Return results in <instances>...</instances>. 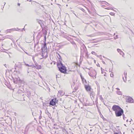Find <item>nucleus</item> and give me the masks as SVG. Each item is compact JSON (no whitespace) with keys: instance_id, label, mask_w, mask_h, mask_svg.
<instances>
[{"instance_id":"nucleus-1","label":"nucleus","mask_w":134,"mask_h":134,"mask_svg":"<svg viewBox=\"0 0 134 134\" xmlns=\"http://www.w3.org/2000/svg\"><path fill=\"white\" fill-rule=\"evenodd\" d=\"M112 110L115 111L116 116L119 117L121 116L124 113L122 109L119 105H114L112 108Z\"/></svg>"},{"instance_id":"nucleus-2","label":"nucleus","mask_w":134,"mask_h":134,"mask_svg":"<svg viewBox=\"0 0 134 134\" xmlns=\"http://www.w3.org/2000/svg\"><path fill=\"white\" fill-rule=\"evenodd\" d=\"M57 66L60 72L64 74L67 73L66 68L62 64V62H60V63H57Z\"/></svg>"},{"instance_id":"nucleus-3","label":"nucleus","mask_w":134,"mask_h":134,"mask_svg":"<svg viewBox=\"0 0 134 134\" xmlns=\"http://www.w3.org/2000/svg\"><path fill=\"white\" fill-rule=\"evenodd\" d=\"M58 102V100L56 98L52 99L50 100L49 103V104L50 105H55Z\"/></svg>"},{"instance_id":"nucleus-4","label":"nucleus","mask_w":134,"mask_h":134,"mask_svg":"<svg viewBox=\"0 0 134 134\" xmlns=\"http://www.w3.org/2000/svg\"><path fill=\"white\" fill-rule=\"evenodd\" d=\"M85 88L87 92H91V90L92 89L90 86L89 85H85Z\"/></svg>"},{"instance_id":"nucleus-5","label":"nucleus","mask_w":134,"mask_h":134,"mask_svg":"<svg viewBox=\"0 0 134 134\" xmlns=\"http://www.w3.org/2000/svg\"><path fill=\"white\" fill-rule=\"evenodd\" d=\"M127 102L129 103H133V98L130 97H129L126 100Z\"/></svg>"},{"instance_id":"nucleus-6","label":"nucleus","mask_w":134,"mask_h":134,"mask_svg":"<svg viewBox=\"0 0 134 134\" xmlns=\"http://www.w3.org/2000/svg\"><path fill=\"white\" fill-rule=\"evenodd\" d=\"M47 49V47L46 43V42H44L43 47H42L41 48L42 51L43 52V50H44V51L45 50H46V49Z\"/></svg>"},{"instance_id":"nucleus-7","label":"nucleus","mask_w":134,"mask_h":134,"mask_svg":"<svg viewBox=\"0 0 134 134\" xmlns=\"http://www.w3.org/2000/svg\"><path fill=\"white\" fill-rule=\"evenodd\" d=\"M58 53V55H57L58 58L59 59V60L58 61L57 63H60V62H62V59L61 57V56L60 55L59 53Z\"/></svg>"},{"instance_id":"nucleus-8","label":"nucleus","mask_w":134,"mask_h":134,"mask_svg":"<svg viewBox=\"0 0 134 134\" xmlns=\"http://www.w3.org/2000/svg\"><path fill=\"white\" fill-rule=\"evenodd\" d=\"M90 104L88 100L87 99H86V101L84 102V104H83V105L86 106L89 105H90Z\"/></svg>"},{"instance_id":"nucleus-9","label":"nucleus","mask_w":134,"mask_h":134,"mask_svg":"<svg viewBox=\"0 0 134 134\" xmlns=\"http://www.w3.org/2000/svg\"><path fill=\"white\" fill-rule=\"evenodd\" d=\"M35 65L36 67L33 65H32V66L34 67H36V69H41V66L40 65H38L37 63L36 64H35Z\"/></svg>"},{"instance_id":"nucleus-10","label":"nucleus","mask_w":134,"mask_h":134,"mask_svg":"<svg viewBox=\"0 0 134 134\" xmlns=\"http://www.w3.org/2000/svg\"><path fill=\"white\" fill-rule=\"evenodd\" d=\"M93 71L94 72V73L95 74H94L93 75H92L91 74V73L89 74V75H90V76L91 77H94L96 76L97 74L96 71L95 70H93Z\"/></svg>"},{"instance_id":"nucleus-11","label":"nucleus","mask_w":134,"mask_h":134,"mask_svg":"<svg viewBox=\"0 0 134 134\" xmlns=\"http://www.w3.org/2000/svg\"><path fill=\"white\" fill-rule=\"evenodd\" d=\"M117 51L118 52L120 53V55H122V54H123L124 55V53H123V52L120 49H117Z\"/></svg>"},{"instance_id":"nucleus-12","label":"nucleus","mask_w":134,"mask_h":134,"mask_svg":"<svg viewBox=\"0 0 134 134\" xmlns=\"http://www.w3.org/2000/svg\"><path fill=\"white\" fill-rule=\"evenodd\" d=\"M58 93L60 94V95L61 96H62L63 95V92L62 91H59Z\"/></svg>"},{"instance_id":"nucleus-13","label":"nucleus","mask_w":134,"mask_h":134,"mask_svg":"<svg viewBox=\"0 0 134 134\" xmlns=\"http://www.w3.org/2000/svg\"><path fill=\"white\" fill-rule=\"evenodd\" d=\"M80 76L81 77V78L82 81H85V82H86V80L83 77L81 74H80Z\"/></svg>"},{"instance_id":"nucleus-14","label":"nucleus","mask_w":134,"mask_h":134,"mask_svg":"<svg viewBox=\"0 0 134 134\" xmlns=\"http://www.w3.org/2000/svg\"><path fill=\"white\" fill-rule=\"evenodd\" d=\"M90 96H92L93 97L95 96L94 93L93 92H92L90 93Z\"/></svg>"},{"instance_id":"nucleus-15","label":"nucleus","mask_w":134,"mask_h":134,"mask_svg":"<svg viewBox=\"0 0 134 134\" xmlns=\"http://www.w3.org/2000/svg\"><path fill=\"white\" fill-rule=\"evenodd\" d=\"M62 131L63 132H64L65 133V132H67L66 130L63 127L62 128Z\"/></svg>"},{"instance_id":"nucleus-16","label":"nucleus","mask_w":134,"mask_h":134,"mask_svg":"<svg viewBox=\"0 0 134 134\" xmlns=\"http://www.w3.org/2000/svg\"><path fill=\"white\" fill-rule=\"evenodd\" d=\"M38 23L41 26L42 24V21L41 20H40L38 21Z\"/></svg>"},{"instance_id":"nucleus-17","label":"nucleus","mask_w":134,"mask_h":134,"mask_svg":"<svg viewBox=\"0 0 134 134\" xmlns=\"http://www.w3.org/2000/svg\"><path fill=\"white\" fill-rule=\"evenodd\" d=\"M99 96L100 99L102 101H103V98L102 97V96L101 95H99Z\"/></svg>"},{"instance_id":"nucleus-18","label":"nucleus","mask_w":134,"mask_h":134,"mask_svg":"<svg viewBox=\"0 0 134 134\" xmlns=\"http://www.w3.org/2000/svg\"><path fill=\"white\" fill-rule=\"evenodd\" d=\"M105 9H107L108 10L111 9L112 10H113V8L110 7H109L108 8H105Z\"/></svg>"},{"instance_id":"nucleus-19","label":"nucleus","mask_w":134,"mask_h":134,"mask_svg":"<svg viewBox=\"0 0 134 134\" xmlns=\"http://www.w3.org/2000/svg\"><path fill=\"white\" fill-rule=\"evenodd\" d=\"M117 93L118 95H121V92L120 91H117Z\"/></svg>"},{"instance_id":"nucleus-20","label":"nucleus","mask_w":134,"mask_h":134,"mask_svg":"<svg viewBox=\"0 0 134 134\" xmlns=\"http://www.w3.org/2000/svg\"><path fill=\"white\" fill-rule=\"evenodd\" d=\"M98 90V92L97 93V95H98L99 96V94H100V89H98L97 90Z\"/></svg>"},{"instance_id":"nucleus-21","label":"nucleus","mask_w":134,"mask_h":134,"mask_svg":"<svg viewBox=\"0 0 134 134\" xmlns=\"http://www.w3.org/2000/svg\"><path fill=\"white\" fill-rule=\"evenodd\" d=\"M123 116V119L124 120H125L126 119V118L125 117V115L123 113L122 114Z\"/></svg>"},{"instance_id":"nucleus-22","label":"nucleus","mask_w":134,"mask_h":134,"mask_svg":"<svg viewBox=\"0 0 134 134\" xmlns=\"http://www.w3.org/2000/svg\"><path fill=\"white\" fill-rule=\"evenodd\" d=\"M44 43L46 42V35H44Z\"/></svg>"},{"instance_id":"nucleus-23","label":"nucleus","mask_w":134,"mask_h":134,"mask_svg":"<svg viewBox=\"0 0 134 134\" xmlns=\"http://www.w3.org/2000/svg\"><path fill=\"white\" fill-rule=\"evenodd\" d=\"M91 53L93 54H95V55H96L97 54L94 51H92L91 52Z\"/></svg>"},{"instance_id":"nucleus-24","label":"nucleus","mask_w":134,"mask_h":134,"mask_svg":"<svg viewBox=\"0 0 134 134\" xmlns=\"http://www.w3.org/2000/svg\"><path fill=\"white\" fill-rule=\"evenodd\" d=\"M116 131L117 132H115V131L114 132V134H119V132H118V131L117 130H116Z\"/></svg>"},{"instance_id":"nucleus-25","label":"nucleus","mask_w":134,"mask_h":134,"mask_svg":"<svg viewBox=\"0 0 134 134\" xmlns=\"http://www.w3.org/2000/svg\"><path fill=\"white\" fill-rule=\"evenodd\" d=\"M25 65L26 66H32V65H29L28 64H25Z\"/></svg>"},{"instance_id":"nucleus-26","label":"nucleus","mask_w":134,"mask_h":134,"mask_svg":"<svg viewBox=\"0 0 134 134\" xmlns=\"http://www.w3.org/2000/svg\"><path fill=\"white\" fill-rule=\"evenodd\" d=\"M109 14L111 15H114L115 14V13H112V12H110L109 13Z\"/></svg>"},{"instance_id":"nucleus-27","label":"nucleus","mask_w":134,"mask_h":134,"mask_svg":"<svg viewBox=\"0 0 134 134\" xmlns=\"http://www.w3.org/2000/svg\"><path fill=\"white\" fill-rule=\"evenodd\" d=\"M80 9L83 12H85V10L83 8H81Z\"/></svg>"},{"instance_id":"nucleus-28","label":"nucleus","mask_w":134,"mask_h":134,"mask_svg":"<svg viewBox=\"0 0 134 134\" xmlns=\"http://www.w3.org/2000/svg\"><path fill=\"white\" fill-rule=\"evenodd\" d=\"M122 79H123V80L125 82H126V80L123 77H122Z\"/></svg>"},{"instance_id":"nucleus-29","label":"nucleus","mask_w":134,"mask_h":134,"mask_svg":"<svg viewBox=\"0 0 134 134\" xmlns=\"http://www.w3.org/2000/svg\"><path fill=\"white\" fill-rule=\"evenodd\" d=\"M14 82L15 83H17V80H16V81H15V79H14Z\"/></svg>"},{"instance_id":"nucleus-30","label":"nucleus","mask_w":134,"mask_h":134,"mask_svg":"<svg viewBox=\"0 0 134 134\" xmlns=\"http://www.w3.org/2000/svg\"><path fill=\"white\" fill-rule=\"evenodd\" d=\"M19 90H20L22 92H23L24 91V89L23 88H22V89H19Z\"/></svg>"},{"instance_id":"nucleus-31","label":"nucleus","mask_w":134,"mask_h":134,"mask_svg":"<svg viewBox=\"0 0 134 134\" xmlns=\"http://www.w3.org/2000/svg\"><path fill=\"white\" fill-rule=\"evenodd\" d=\"M71 11L72 12V13H74V14H75L76 16V14L74 13V10H71Z\"/></svg>"},{"instance_id":"nucleus-32","label":"nucleus","mask_w":134,"mask_h":134,"mask_svg":"<svg viewBox=\"0 0 134 134\" xmlns=\"http://www.w3.org/2000/svg\"><path fill=\"white\" fill-rule=\"evenodd\" d=\"M110 76L111 77H113V76H114V75L113 74H110Z\"/></svg>"},{"instance_id":"nucleus-33","label":"nucleus","mask_w":134,"mask_h":134,"mask_svg":"<svg viewBox=\"0 0 134 134\" xmlns=\"http://www.w3.org/2000/svg\"><path fill=\"white\" fill-rule=\"evenodd\" d=\"M42 117V116H41V115L40 116H39V119H41Z\"/></svg>"},{"instance_id":"nucleus-34","label":"nucleus","mask_w":134,"mask_h":134,"mask_svg":"<svg viewBox=\"0 0 134 134\" xmlns=\"http://www.w3.org/2000/svg\"><path fill=\"white\" fill-rule=\"evenodd\" d=\"M11 30H16V31H18V30H16V29H11ZM20 29H18V31H19V30H20Z\"/></svg>"},{"instance_id":"nucleus-35","label":"nucleus","mask_w":134,"mask_h":134,"mask_svg":"<svg viewBox=\"0 0 134 134\" xmlns=\"http://www.w3.org/2000/svg\"><path fill=\"white\" fill-rule=\"evenodd\" d=\"M124 74L125 75V79L126 80V77H127L126 76V74Z\"/></svg>"},{"instance_id":"nucleus-36","label":"nucleus","mask_w":134,"mask_h":134,"mask_svg":"<svg viewBox=\"0 0 134 134\" xmlns=\"http://www.w3.org/2000/svg\"><path fill=\"white\" fill-rule=\"evenodd\" d=\"M102 62L104 64H105V62H104L103 61H102Z\"/></svg>"},{"instance_id":"nucleus-37","label":"nucleus","mask_w":134,"mask_h":134,"mask_svg":"<svg viewBox=\"0 0 134 134\" xmlns=\"http://www.w3.org/2000/svg\"><path fill=\"white\" fill-rule=\"evenodd\" d=\"M97 65L98 66H100L99 64L98 63L97 64Z\"/></svg>"},{"instance_id":"nucleus-38","label":"nucleus","mask_w":134,"mask_h":134,"mask_svg":"<svg viewBox=\"0 0 134 134\" xmlns=\"http://www.w3.org/2000/svg\"><path fill=\"white\" fill-rule=\"evenodd\" d=\"M39 76L42 79V77L40 75H39Z\"/></svg>"},{"instance_id":"nucleus-39","label":"nucleus","mask_w":134,"mask_h":134,"mask_svg":"<svg viewBox=\"0 0 134 134\" xmlns=\"http://www.w3.org/2000/svg\"><path fill=\"white\" fill-rule=\"evenodd\" d=\"M16 79L17 80H20V79L19 78V79Z\"/></svg>"},{"instance_id":"nucleus-40","label":"nucleus","mask_w":134,"mask_h":134,"mask_svg":"<svg viewBox=\"0 0 134 134\" xmlns=\"http://www.w3.org/2000/svg\"><path fill=\"white\" fill-rule=\"evenodd\" d=\"M116 89H117L118 90H120V89L119 88H116Z\"/></svg>"},{"instance_id":"nucleus-41","label":"nucleus","mask_w":134,"mask_h":134,"mask_svg":"<svg viewBox=\"0 0 134 134\" xmlns=\"http://www.w3.org/2000/svg\"><path fill=\"white\" fill-rule=\"evenodd\" d=\"M94 62L95 63L96 62V60H94Z\"/></svg>"},{"instance_id":"nucleus-42","label":"nucleus","mask_w":134,"mask_h":134,"mask_svg":"<svg viewBox=\"0 0 134 134\" xmlns=\"http://www.w3.org/2000/svg\"><path fill=\"white\" fill-rule=\"evenodd\" d=\"M106 2L108 4V5H110V4L108 3L107 2Z\"/></svg>"},{"instance_id":"nucleus-43","label":"nucleus","mask_w":134,"mask_h":134,"mask_svg":"<svg viewBox=\"0 0 134 134\" xmlns=\"http://www.w3.org/2000/svg\"><path fill=\"white\" fill-rule=\"evenodd\" d=\"M25 52V53H26L27 54V55H28V53L27 52Z\"/></svg>"},{"instance_id":"nucleus-44","label":"nucleus","mask_w":134,"mask_h":134,"mask_svg":"<svg viewBox=\"0 0 134 134\" xmlns=\"http://www.w3.org/2000/svg\"><path fill=\"white\" fill-rule=\"evenodd\" d=\"M88 36H89V37H91V35H88Z\"/></svg>"},{"instance_id":"nucleus-45","label":"nucleus","mask_w":134,"mask_h":134,"mask_svg":"<svg viewBox=\"0 0 134 134\" xmlns=\"http://www.w3.org/2000/svg\"><path fill=\"white\" fill-rule=\"evenodd\" d=\"M18 5H20V4L19 3H18Z\"/></svg>"},{"instance_id":"nucleus-46","label":"nucleus","mask_w":134,"mask_h":134,"mask_svg":"<svg viewBox=\"0 0 134 134\" xmlns=\"http://www.w3.org/2000/svg\"><path fill=\"white\" fill-rule=\"evenodd\" d=\"M97 42L96 41H94V42L93 43H96Z\"/></svg>"},{"instance_id":"nucleus-47","label":"nucleus","mask_w":134,"mask_h":134,"mask_svg":"<svg viewBox=\"0 0 134 134\" xmlns=\"http://www.w3.org/2000/svg\"><path fill=\"white\" fill-rule=\"evenodd\" d=\"M128 120H126V122H128Z\"/></svg>"},{"instance_id":"nucleus-48","label":"nucleus","mask_w":134,"mask_h":134,"mask_svg":"<svg viewBox=\"0 0 134 134\" xmlns=\"http://www.w3.org/2000/svg\"><path fill=\"white\" fill-rule=\"evenodd\" d=\"M102 68H101V71H102Z\"/></svg>"},{"instance_id":"nucleus-49","label":"nucleus","mask_w":134,"mask_h":134,"mask_svg":"<svg viewBox=\"0 0 134 134\" xmlns=\"http://www.w3.org/2000/svg\"><path fill=\"white\" fill-rule=\"evenodd\" d=\"M18 46L19 47H20V48H21V47H20V44H19V45H18Z\"/></svg>"},{"instance_id":"nucleus-50","label":"nucleus","mask_w":134,"mask_h":134,"mask_svg":"<svg viewBox=\"0 0 134 134\" xmlns=\"http://www.w3.org/2000/svg\"><path fill=\"white\" fill-rule=\"evenodd\" d=\"M103 57L104 58H106L105 57H104V56H103Z\"/></svg>"},{"instance_id":"nucleus-51","label":"nucleus","mask_w":134,"mask_h":134,"mask_svg":"<svg viewBox=\"0 0 134 134\" xmlns=\"http://www.w3.org/2000/svg\"><path fill=\"white\" fill-rule=\"evenodd\" d=\"M18 66L17 65H16V64L15 65V67H17Z\"/></svg>"},{"instance_id":"nucleus-52","label":"nucleus","mask_w":134,"mask_h":134,"mask_svg":"<svg viewBox=\"0 0 134 134\" xmlns=\"http://www.w3.org/2000/svg\"><path fill=\"white\" fill-rule=\"evenodd\" d=\"M5 65H6V64H5L4 65L6 67Z\"/></svg>"},{"instance_id":"nucleus-53","label":"nucleus","mask_w":134,"mask_h":134,"mask_svg":"<svg viewBox=\"0 0 134 134\" xmlns=\"http://www.w3.org/2000/svg\"><path fill=\"white\" fill-rule=\"evenodd\" d=\"M36 43H37V44H38V42H37Z\"/></svg>"},{"instance_id":"nucleus-54","label":"nucleus","mask_w":134,"mask_h":134,"mask_svg":"<svg viewBox=\"0 0 134 134\" xmlns=\"http://www.w3.org/2000/svg\"><path fill=\"white\" fill-rule=\"evenodd\" d=\"M97 56L98 57H99V55H97Z\"/></svg>"},{"instance_id":"nucleus-55","label":"nucleus","mask_w":134,"mask_h":134,"mask_svg":"<svg viewBox=\"0 0 134 134\" xmlns=\"http://www.w3.org/2000/svg\"><path fill=\"white\" fill-rule=\"evenodd\" d=\"M27 1H31V0H27Z\"/></svg>"},{"instance_id":"nucleus-56","label":"nucleus","mask_w":134,"mask_h":134,"mask_svg":"<svg viewBox=\"0 0 134 134\" xmlns=\"http://www.w3.org/2000/svg\"><path fill=\"white\" fill-rule=\"evenodd\" d=\"M38 48H39V47H37V49Z\"/></svg>"},{"instance_id":"nucleus-57","label":"nucleus","mask_w":134,"mask_h":134,"mask_svg":"<svg viewBox=\"0 0 134 134\" xmlns=\"http://www.w3.org/2000/svg\"><path fill=\"white\" fill-rule=\"evenodd\" d=\"M109 72H110L111 71H110V69H109Z\"/></svg>"},{"instance_id":"nucleus-58","label":"nucleus","mask_w":134,"mask_h":134,"mask_svg":"<svg viewBox=\"0 0 134 134\" xmlns=\"http://www.w3.org/2000/svg\"><path fill=\"white\" fill-rule=\"evenodd\" d=\"M3 8H4V7H3V8H2V9H3Z\"/></svg>"},{"instance_id":"nucleus-59","label":"nucleus","mask_w":134,"mask_h":134,"mask_svg":"<svg viewBox=\"0 0 134 134\" xmlns=\"http://www.w3.org/2000/svg\"><path fill=\"white\" fill-rule=\"evenodd\" d=\"M5 3H4V5H5Z\"/></svg>"},{"instance_id":"nucleus-60","label":"nucleus","mask_w":134,"mask_h":134,"mask_svg":"<svg viewBox=\"0 0 134 134\" xmlns=\"http://www.w3.org/2000/svg\"><path fill=\"white\" fill-rule=\"evenodd\" d=\"M104 76H105V74H104Z\"/></svg>"},{"instance_id":"nucleus-61","label":"nucleus","mask_w":134,"mask_h":134,"mask_svg":"<svg viewBox=\"0 0 134 134\" xmlns=\"http://www.w3.org/2000/svg\"><path fill=\"white\" fill-rule=\"evenodd\" d=\"M35 46H36V45H35Z\"/></svg>"},{"instance_id":"nucleus-62","label":"nucleus","mask_w":134,"mask_h":134,"mask_svg":"<svg viewBox=\"0 0 134 134\" xmlns=\"http://www.w3.org/2000/svg\"><path fill=\"white\" fill-rule=\"evenodd\" d=\"M66 6H68V5H67H67H66Z\"/></svg>"},{"instance_id":"nucleus-63","label":"nucleus","mask_w":134,"mask_h":134,"mask_svg":"<svg viewBox=\"0 0 134 134\" xmlns=\"http://www.w3.org/2000/svg\"><path fill=\"white\" fill-rule=\"evenodd\" d=\"M92 131V130H90V131Z\"/></svg>"},{"instance_id":"nucleus-64","label":"nucleus","mask_w":134,"mask_h":134,"mask_svg":"<svg viewBox=\"0 0 134 134\" xmlns=\"http://www.w3.org/2000/svg\"><path fill=\"white\" fill-rule=\"evenodd\" d=\"M102 73H103V72H102Z\"/></svg>"}]
</instances>
